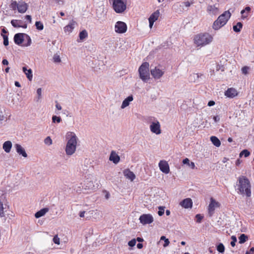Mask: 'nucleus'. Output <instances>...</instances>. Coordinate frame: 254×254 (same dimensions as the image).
Instances as JSON below:
<instances>
[{"mask_svg": "<svg viewBox=\"0 0 254 254\" xmlns=\"http://www.w3.org/2000/svg\"><path fill=\"white\" fill-rule=\"evenodd\" d=\"M9 6L13 10L17 9L21 13L25 12L28 8V4L23 1H19L18 2L16 1H11Z\"/></svg>", "mask_w": 254, "mask_h": 254, "instance_id": "nucleus-5", "label": "nucleus"}, {"mask_svg": "<svg viewBox=\"0 0 254 254\" xmlns=\"http://www.w3.org/2000/svg\"><path fill=\"white\" fill-rule=\"evenodd\" d=\"M67 142L65 147V152L67 156L72 155L76 150L78 138L76 134L72 131H68L66 133Z\"/></svg>", "mask_w": 254, "mask_h": 254, "instance_id": "nucleus-1", "label": "nucleus"}, {"mask_svg": "<svg viewBox=\"0 0 254 254\" xmlns=\"http://www.w3.org/2000/svg\"><path fill=\"white\" fill-rule=\"evenodd\" d=\"M234 8H230L229 10L225 11L222 14H220L219 16H231L232 14H235L234 12Z\"/></svg>", "mask_w": 254, "mask_h": 254, "instance_id": "nucleus-33", "label": "nucleus"}, {"mask_svg": "<svg viewBox=\"0 0 254 254\" xmlns=\"http://www.w3.org/2000/svg\"><path fill=\"white\" fill-rule=\"evenodd\" d=\"M61 118L60 117H57L56 116H53L52 117V121L53 123L57 122L59 123L61 121Z\"/></svg>", "mask_w": 254, "mask_h": 254, "instance_id": "nucleus-44", "label": "nucleus"}, {"mask_svg": "<svg viewBox=\"0 0 254 254\" xmlns=\"http://www.w3.org/2000/svg\"><path fill=\"white\" fill-rule=\"evenodd\" d=\"M5 117L2 113H0V125L2 124V122L4 120Z\"/></svg>", "mask_w": 254, "mask_h": 254, "instance_id": "nucleus-56", "label": "nucleus"}, {"mask_svg": "<svg viewBox=\"0 0 254 254\" xmlns=\"http://www.w3.org/2000/svg\"><path fill=\"white\" fill-rule=\"evenodd\" d=\"M136 244V240L135 239H132L131 241H129L128 243V245L129 246L132 247L134 246Z\"/></svg>", "mask_w": 254, "mask_h": 254, "instance_id": "nucleus-51", "label": "nucleus"}, {"mask_svg": "<svg viewBox=\"0 0 254 254\" xmlns=\"http://www.w3.org/2000/svg\"><path fill=\"white\" fill-rule=\"evenodd\" d=\"M2 63L4 65H8V62L7 60L4 59L3 60Z\"/></svg>", "mask_w": 254, "mask_h": 254, "instance_id": "nucleus-62", "label": "nucleus"}, {"mask_svg": "<svg viewBox=\"0 0 254 254\" xmlns=\"http://www.w3.org/2000/svg\"><path fill=\"white\" fill-rule=\"evenodd\" d=\"M56 108L58 110H61L62 109V107L61 106V105L60 104L58 103H57L56 104Z\"/></svg>", "mask_w": 254, "mask_h": 254, "instance_id": "nucleus-58", "label": "nucleus"}, {"mask_svg": "<svg viewBox=\"0 0 254 254\" xmlns=\"http://www.w3.org/2000/svg\"><path fill=\"white\" fill-rule=\"evenodd\" d=\"M127 2H121L120 3L113 2V6L115 11L119 13H122L126 9Z\"/></svg>", "mask_w": 254, "mask_h": 254, "instance_id": "nucleus-13", "label": "nucleus"}, {"mask_svg": "<svg viewBox=\"0 0 254 254\" xmlns=\"http://www.w3.org/2000/svg\"><path fill=\"white\" fill-rule=\"evenodd\" d=\"M76 25V22L75 21L72 20L70 21L69 24L65 26L64 28V32L67 34H70Z\"/></svg>", "mask_w": 254, "mask_h": 254, "instance_id": "nucleus-18", "label": "nucleus"}, {"mask_svg": "<svg viewBox=\"0 0 254 254\" xmlns=\"http://www.w3.org/2000/svg\"><path fill=\"white\" fill-rule=\"evenodd\" d=\"M134 99L133 96L132 95H130L127 98H126L123 101L122 105L121 106V109H124L127 107H128L131 102L133 101Z\"/></svg>", "mask_w": 254, "mask_h": 254, "instance_id": "nucleus-17", "label": "nucleus"}, {"mask_svg": "<svg viewBox=\"0 0 254 254\" xmlns=\"http://www.w3.org/2000/svg\"><path fill=\"white\" fill-rule=\"evenodd\" d=\"M53 242L57 245L60 244V239L58 237V235H55L53 239Z\"/></svg>", "mask_w": 254, "mask_h": 254, "instance_id": "nucleus-45", "label": "nucleus"}, {"mask_svg": "<svg viewBox=\"0 0 254 254\" xmlns=\"http://www.w3.org/2000/svg\"><path fill=\"white\" fill-rule=\"evenodd\" d=\"M54 61L56 63H59L61 62V58L59 55H55L53 57Z\"/></svg>", "mask_w": 254, "mask_h": 254, "instance_id": "nucleus-49", "label": "nucleus"}, {"mask_svg": "<svg viewBox=\"0 0 254 254\" xmlns=\"http://www.w3.org/2000/svg\"><path fill=\"white\" fill-rule=\"evenodd\" d=\"M158 17H149L148 18V21L149 23V27L151 28L153 25L154 23L157 20Z\"/></svg>", "mask_w": 254, "mask_h": 254, "instance_id": "nucleus-34", "label": "nucleus"}, {"mask_svg": "<svg viewBox=\"0 0 254 254\" xmlns=\"http://www.w3.org/2000/svg\"><path fill=\"white\" fill-rule=\"evenodd\" d=\"M3 38V44L4 46H7L8 45V37L6 35L1 34Z\"/></svg>", "mask_w": 254, "mask_h": 254, "instance_id": "nucleus-46", "label": "nucleus"}, {"mask_svg": "<svg viewBox=\"0 0 254 254\" xmlns=\"http://www.w3.org/2000/svg\"><path fill=\"white\" fill-rule=\"evenodd\" d=\"M160 170L165 174H168L170 172L169 166L168 162L165 160H161L158 164Z\"/></svg>", "mask_w": 254, "mask_h": 254, "instance_id": "nucleus-15", "label": "nucleus"}, {"mask_svg": "<svg viewBox=\"0 0 254 254\" xmlns=\"http://www.w3.org/2000/svg\"><path fill=\"white\" fill-rule=\"evenodd\" d=\"M149 64L147 62L143 63L138 68L140 78L145 82L150 79Z\"/></svg>", "mask_w": 254, "mask_h": 254, "instance_id": "nucleus-4", "label": "nucleus"}, {"mask_svg": "<svg viewBox=\"0 0 254 254\" xmlns=\"http://www.w3.org/2000/svg\"><path fill=\"white\" fill-rule=\"evenodd\" d=\"M139 220L140 223L145 225L152 223L154 221V218L150 214H143L139 217Z\"/></svg>", "mask_w": 254, "mask_h": 254, "instance_id": "nucleus-10", "label": "nucleus"}, {"mask_svg": "<svg viewBox=\"0 0 254 254\" xmlns=\"http://www.w3.org/2000/svg\"><path fill=\"white\" fill-rule=\"evenodd\" d=\"M251 10V7H249V6H247L245 9H243L241 11V14H243L245 12H246L247 14H248V13Z\"/></svg>", "mask_w": 254, "mask_h": 254, "instance_id": "nucleus-52", "label": "nucleus"}, {"mask_svg": "<svg viewBox=\"0 0 254 254\" xmlns=\"http://www.w3.org/2000/svg\"><path fill=\"white\" fill-rule=\"evenodd\" d=\"M248 239V237L245 234H241L240 235V236L239 237V243L240 244L244 243L245 242L247 241Z\"/></svg>", "mask_w": 254, "mask_h": 254, "instance_id": "nucleus-35", "label": "nucleus"}, {"mask_svg": "<svg viewBox=\"0 0 254 254\" xmlns=\"http://www.w3.org/2000/svg\"><path fill=\"white\" fill-rule=\"evenodd\" d=\"M217 250L221 253H223L225 251V247L223 244L220 243L217 246Z\"/></svg>", "mask_w": 254, "mask_h": 254, "instance_id": "nucleus-38", "label": "nucleus"}, {"mask_svg": "<svg viewBox=\"0 0 254 254\" xmlns=\"http://www.w3.org/2000/svg\"><path fill=\"white\" fill-rule=\"evenodd\" d=\"M160 241H164V243L163 245L164 248L168 247L170 244V241L169 239L166 238V237L164 236H162L161 237Z\"/></svg>", "mask_w": 254, "mask_h": 254, "instance_id": "nucleus-36", "label": "nucleus"}, {"mask_svg": "<svg viewBox=\"0 0 254 254\" xmlns=\"http://www.w3.org/2000/svg\"><path fill=\"white\" fill-rule=\"evenodd\" d=\"M14 147L18 154L21 155L23 157L25 158L27 157V154L24 148L21 145L19 144H15L14 145Z\"/></svg>", "mask_w": 254, "mask_h": 254, "instance_id": "nucleus-21", "label": "nucleus"}, {"mask_svg": "<svg viewBox=\"0 0 254 254\" xmlns=\"http://www.w3.org/2000/svg\"><path fill=\"white\" fill-rule=\"evenodd\" d=\"M250 154V152L248 150L245 149L240 153V156L241 157L242 156L244 155L245 157H247L249 156Z\"/></svg>", "mask_w": 254, "mask_h": 254, "instance_id": "nucleus-41", "label": "nucleus"}, {"mask_svg": "<svg viewBox=\"0 0 254 254\" xmlns=\"http://www.w3.org/2000/svg\"><path fill=\"white\" fill-rule=\"evenodd\" d=\"M213 40V35L208 33H200L193 37V43L196 47H202L210 44Z\"/></svg>", "mask_w": 254, "mask_h": 254, "instance_id": "nucleus-3", "label": "nucleus"}, {"mask_svg": "<svg viewBox=\"0 0 254 254\" xmlns=\"http://www.w3.org/2000/svg\"><path fill=\"white\" fill-rule=\"evenodd\" d=\"M201 76L202 74H199L198 73H192L190 75L189 80L192 82H197Z\"/></svg>", "mask_w": 254, "mask_h": 254, "instance_id": "nucleus-28", "label": "nucleus"}, {"mask_svg": "<svg viewBox=\"0 0 254 254\" xmlns=\"http://www.w3.org/2000/svg\"><path fill=\"white\" fill-rule=\"evenodd\" d=\"M149 129L152 133L156 135H159L162 132L160 123L155 119L150 121Z\"/></svg>", "mask_w": 254, "mask_h": 254, "instance_id": "nucleus-7", "label": "nucleus"}, {"mask_svg": "<svg viewBox=\"0 0 254 254\" xmlns=\"http://www.w3.org/2000/svg\"><path fill=\"white\" fill-rule=\"evenodd\" d=\"M113 2L120 3L121 2H127V0H112Z\"/></svg>", "mask_w": 254, "mask_h": 254, "instance_id": "nucleus-60", "label": "nucleus"}, {"mask_svg": "<svg viewBox=\"0 0 254 254\" xmlns=\"http://www.w3.org/2000/svg\"><path fill=\"white\" fill-rule=\"evenodd\" d=\"M164 10L163 8L159 9L156 10L154 13H153L150 16H159L163 15Z\"/></svg>", "mask_w": 254, "mask_h": 254, "instance_id": "nucleus-37", "label": "nucleus"}, {"mask_svg": "<svg viewBox=\"0 0 254 254\" xmlns=\"http://www.w3.org/2000/svg\"><path fill=\"white\" fill-rule=\"evenodd\" d=\"M103 193L104 194V196H105V198L106 199L108 200L110 198V194L109 193V191L106 190H104L103 191Z\"/></svg>", "mask_w": 254, "mask_h": 254, "instance_id": "nucleus-48", "label": "nucleus"}, {"mask_svg": "<svg viewBox=\"0 0 254 254\" xmlns=\"http://www.w3.org/2000/svg\"><path fill=\"white\" fill-rule=\"evenodd\" d=\"M232 242H231V245L232 247H234L235 246L236 242H237V238L235 236H232L231 237Z\"/></svg>", "mask_w": 254, "mask_h": 254, "instance_id": "nucleus-50", "label": "nucleus"}, {"mask_svg": "<svg viewBox=\"0 0 254 254\" xmlns=\"http://www.w3.org/2000/svg\"><path fill=\"white\" fill-rule=\"evenodd\" d=\"M215 105V102L213 101H210L208 103V106H212Z\"/></svg>", "mask_w": 254, "mask_h": 254, "instance_id": "nucleus-61", "label": "nucleus"}, {"mask_svg": "<svg viewBox=\"0 0 254 254\" xmlns=\"http://www.w3.org/2000/svg\"><path fill=\"white\" fill-rule=\"evenodd\" d=\"M142 247H143V245L141 243H139L137 245V248L139 249L142 248Z\"/></svg>", "mask_w": 254, "mask_h": 254, "instance_id": "nucleus-63", "label": "nucleus"}, {"mask_svg": "<svg viewBox=\"0 0 254 254\" xmlns=\"http://www.w3.org/2000/svg\"><path fill=\"white\" fill-rule=\"evenodd\" d=\"M14 84L16 87H20L21 86L20 83L18 81H15Z\"/></svg>", "mask_w": 254, "mask_h": 254, "instance_id": "nucleus-64", "label": "nucleus"}, {"mask_svg": "<svg viewBox=\"0 0 254 254\" xmlns=\"http://www.w3.org/2000/svg\"><path fill=\"white\" fill-rule=\"evenodd\" d=\"M210 140L212 143L216 147H219L221 145V142L219 139L215 136H212L210 137Z\"/></svg>", "mask_w": 254, "mask_h": 254, "instance_id": "nucleus-30", "label": "nucleus"}, {"mask_svg": "<svg viewBox=\"0 0 254 254\" xmlns=\"http://www.w3.org/2000/svg\"><path fill=\"white\" fill-rule=\"evenodd\" d=\"M195 217L197 219L196 221L198 223H200V222L201 221L202 218H203V216H201L200 214H196V216H195Z\"/></svg>", "mask_w": 254, "mask_h": 254, "instance_id": "nucleus-53", "label": "nucleus"}, {"mask_svg": "<svg viewBox=\"0 0 254 254\" xmlns=\"http://www.w3.org/2000/svg\"><path fill=\"white\" fill-rule=\"evenodd\" d=\"M49 209L48 208H42L35 214V217L36 218H39L43 216L49 211Z\"/></svg>", "mask_w": 254, "mask_h": 254, "instance_id": "nucleus-27", "label": "nucleus"}, {"mask_svg": "<svg viewBox=\"0 0 254 254\" xmlns=\"http://www.w3.org/2000/svg\"><path fill=\"white\" fill-rule=\"evenodd\" d=\"M183 163L184 164L187 165L191 169H194L195 166L194 163L193 162H190L189 159L186 158L183 160Z\"/></svg>", "mask_w": 254, "mask_h": 254, "instance_id": "nucleus-29", "label": "nucleus"}, {"mask_svg": "<svg viewBox=\"0 0 254 254\" xmlns=\"http://www.w3.org/2000/svg\"><path fill=\"white\" fill-rule=\"evenodd\" d=\"M226 17H218L217 19L213 23V28L215 30H217L223 26L228 21V18Z\"/></svg>", "mask_w": 254, "mask_h": 254, "instance_id": "nucleus-9", "label": "nucleus"}, {"mask_svg": "<svg viewBox=\"0 0 254 254\" xmlns=\"http://www.w3.org/2000/svg\"><path fill=\"white\" fill-rule=\"evenodd\" d=\"M150 73L154 78L155 79H158L163 76L164 72L159 67H155L154 68L151 69Z\"/></svg>", "mask_w": 254, "mask_h": 254, "instance_id": "nucleus-12", "label": "nucleus"}, {"mask_svg": "<svg viewBox=\"0 0 254 254\" xmlns=\"http://www.w3.org/2000/svg\"><path fill=\"white\" fill-rule=\"evenodd\" d=\"M207 11H208L209 14L210 15H218L219 14L218 7L217 6V4L213 5H208L207 6Z\"/></svg>", "mask_w": 254, "mask_h": 254, "instance_id": "nucleus-20", "label": "nucleus"}, {"mask_svg": "<svg viewBox=\"0 0 254 254\" xmlns=\"http://www.w3.org/2000/svg\"><path fill=\"white\" fill-rule=\"evenodd\" d=\"M4 215L3 206L2 203L0 201V217H3Z\"/></svg>", "mask_w": 254, "mask_h": 254, "instance_id": "nucleus-47", "label": "nucleus"}, {"mask_svg": "<svg viewBox=\"0 0 254 254\" xmlns=\"http://www.w3.org/2000/svg\"><path fill=\"white\" fill-rule=\"evenodd\" d=\"M165 208V206H159L158 207L159 211L158 212V214L159 216H162L164 214Z\"/></svg>", "mask_w": 254, "mask_h": 254, "instance_id": "nucleus-42", "label": "nucleus"}, {"mask_svg": "<svg viewBox=\"0 0 254 254\" xmlns=\"http://www.w3.org/2000/svg\"><path fill=\"white\" fill-rule=\"evenodd\" d=\"M127 30V24L122 21H118L115 25V31L120 34L125 33Z\"/></svg>", "mask_w": 254, "mask_h": 254, "instance_id": "nucleus-11", "label": "nucleus"}, {"mask_svg": "<svg viewBox=\"0 0 254 254\" xmlns=\"http://www.w3.org/2000/svg\"><path fill=\"white\" fill-rule=\"evenodd\" d=\"M220 204L219 202L217 201L213 198L211 197L210 199V203L208 206V214L211 216L214 213L216 208H219Z\"/></svg>", "mask_w": 254, "mask_h": 254, "instance_id": "nucleus-8", "label": "nucleus"}, {"mask_svg": "<svg viewBox=\"0 0 254 254\" xmlns=\"http://www.w3.org/2000/svg\"><path fill=\"white\" fill-rule=\"evenodd\" d=\"M36 28L39 30L43 29L44 26L43 23L40 21H36L35 23Z\"/></svg>", "mask_w": 254, "mask_h": 254, "instance_id": "nucleus-40", "label": "nucleus"}, {"mask_svg": "<svg viewBox=\"0 0 254 254\" xmlns=\"http://www.w3.org/2000/svg\"><path fill=\"white\" fill-rule=\"evenodd\" d=\"M22 70L25 74L27 78L29 81H31L33 78L32 71L31 69H27L26 67L24 66L22 67Z\"/></svg>", "mask_w": 254, "mask_h": 254, "instance_id": "nucleus-26", "label": "nucleus"}, {"mask_svg": "<svg viewBox=\"0 0 254 254\" xmlns=\"http://www.w3.org/2000/svg\"><path fill=\"white\" fill-rule=\"evenodd\" d=\"M88 36L87 31L85 30H82L79 33V37L80 40L83 41Z\"/></svg>", "mask_w": 254, "mask_h": 254, "instance_id": "nucleus-32", "label": "nucleus"}, {"mask_svg": "<svg viewBox=\"0 0 254 254\" xmlns=\"http://www.w3.org/2000/svg\"><path fill=\"white\" fill-rule=\"evenodd\" d=\"M12 146V142L10 141H6L3 143L2 145V149L6 153H8L11 151Z\"/></svg>", "mask_w": 254, "mask_h": 254, "instance_id": "nucleus-24", "label": "nucleus"}, {"mask_svg": "<svg viewBox=\"0 0 254 254\" xmlns=\"http://www.w3.org/2000/svg\"><path fill=\"white\" fill-rule=\"evenodd\" d=\"M190 3L189 1H185V2H184L183 3H182V5H180L181 6H186L187 7H189L190 6Z\"/></svg>", "mask_w": 254, "mask_h": 254, "instance_id": "nucleus-55", "label": "nucleus"}, {"mask_svg": "<svg viewBox=\"0 0 254 254\" xmlns=\"http://www.w3.org/2000/svg\"><path fill=\"white\" fill-rule=\"evenodd\" d=\"M238 95L237 91L234 88L228 89L225 92V95L230 98L235 97Z\"/></svg>", "mask_w": 254, "mask_h": 254, "instance_id": "nucleus-22", "label": "nucleus"}, {"mask_svg": "<svg viewBox=\"0 0 254 254\" xmlns=\"http://www.w3.org/2000/svg\"><path fill=\"white\" fill-rule=\"evenodd\" d=\"M37 94L38 95L37 101L38 102L39 100L41 99L42 96V89L41 88L37 89Z\"/></svg>", "mask_w": 254, "mask_h": 254, "instance_id": "nucleus-43", "label": "nucleus"}, {"mask_svg": "<svg viewBox=\"0 0 254 254\" xmlns=\"http://www.w3.org/2000/svg\"><path fill=\"white\" fill-rule=\"evenodd\" d=\"M85 213H86V212L84 211H81V212H80L79 215L80 217H82V218L84 217Z\"/></svg>", "mask_w": 254, "mask_h": 254, "instance_id": "nucleus-59", "label": "nucleus"}, {"mask_svg": "<svg viewBox=\"0 0 254 254\" xmlns=\"http://www.w3.org/2000/svg\"><path fill=\"white\" fill-rule=\"evenodd\" d=\"M95 180V178L93 176L87 178L85 182V189L92 190L95 189L96 188L94 185Z\"/></svg>", "mask_w": 254, "mask_h": 254, "instance_id": "nucleus-14", "label": "nucleus"}, {"mask_svg": "<svg viewBox=\"0 0 254 254\" xmlns=\"http://www.w3.org/2000/svg\"><path fill=\"white\" fill-rule=\"evenodd\" d=\"M44 143L45 144L50 146L52 144L53 141L51 139V138L50 136H47L45 139H44Z\"/></svg>", "mask_w": 254, "mask_h": 254, "instance_id": "nucleus-39", "label": "nucleus"}, {"mask_svg": "<svg viewBox=\"0 0 254 254\" xmlns=\"http://www.w3.org/2000/svg\"><path fill=\"white\" fill-rule=\"evenodd\" d=\"M124 176L130 181L132 182L135 179V175L132 171L129 169H125L123 171Z\"/></svg>", "mask_w": 254, "mask_h": 254, "instance_id": "nucleus-19", "label": "nucleus"}, {"mask_svg": "<svg viewBox=\"0 0 254 254\" xmlns=\"http://www.w3.org/2000/svg\"><path fill=\"white\" fill-rule=\"evenodd\" d=\"M213 120L215 122L217 123L220 121V117L218 116H216L213 117Z\"/></svg>", "mask_w": 254, "mask_h": 254, "instance_id": "nucleus-57", "label": "nucleus"}, {"mask_svg": "<svg viewBox=\"0 0 254 254\" xmlns=\"http://www.w3.org/2000/svg\"><path fill=\"white\" fill-rule=\"evenodd\" d=\"M238 193L247 197L251 195V185L250 181L245 176H240L238 180Z\"/></svg>", "mask_w": 254, "mask_h": 254, "instance_id": "nucleus-2", "label": "nucleus"}, {"mask_svg": "<svg viewBox=\"0 0 254 254\" xmlns=\"http://www.w3.org/2000/svg\"><path fill=\"white\" fill-rule=\"evenodd\" d=\"M14 41L16 44H21L23 41V34H16L14 37Z\"/></svg>", "mask_w": 254, "mask_h": 254, "instance_id": "nucleus-25", "label": "nucleus"}, {"mask_svg": "<svg viewBox=\"0 0 254 254\" xmlns=\"http://www.w3.org/2000/svg\"><path fill=\"white\" fill-rule=\"evenodd\" d=\"M109 160L117 164L119 162L120 158L114 151H112L110 155Z\"/></svg>", "mask_w": 254, "mask_h": 254, "instance_id": "nucleus-23", "label": "nucleus"}, {"mask_svg": "<svg viewBox=\"0 0 254 254\" xmlns=\"http://www.w3.org/2000/svg\"><path fill=\"white\" fill-rule=\"evenodd\" d=\"M242 27V23L240 22H237L236 25H233V29L235 32H240Z\"/></svg>", "mask_w": 254, "mask_h": 254, "instance_id": "nucleus-31", "label": "nucleus"}, {"mask_svg": "<svg viewBox=\"0 0 254 254\" xmlns=\"http://www.w3.org/2000/svg\"><path fill=\"white\" fill-rule=\"evenodd\" d=\"M31 21V17H18V19L11 21L12 25L16 28H26L28 22Z\"/></svg>", "mask_w": 254, "mask_h": 254, "instance_id": "nucleus-6", "label": "nucleus"}, {"mask_svg": "<svg viewBox=\"0 0 254 254\" xmlns=\"http://www.w3.org/2000/svg\"><path fill=\"white\" fill-rule=\"evenodd\" d=\"M180 205L186 209L191 208L192 206V201L190 198H187L181 201Z\"/></svg>", "mask_w": 254, "mask_h": 254, "instance_id": "nucleus-16", "label": "nucleus"}, {"mask_svg": "<svg viewBox=\"0 0 254 254\" xmlns=\"http://www.w3.org/2000/svg\"><path fill=\"white\" fill-rule=\"evenodd\" d=\"M249 69V67L247 66H244L242 68V71L243 74H246L248 73Z\"/></svg>", "mask_w": 254, "mask_h": 254, "instance_id": "nucleus-54", "label": "nucleus"}]
</instances>
